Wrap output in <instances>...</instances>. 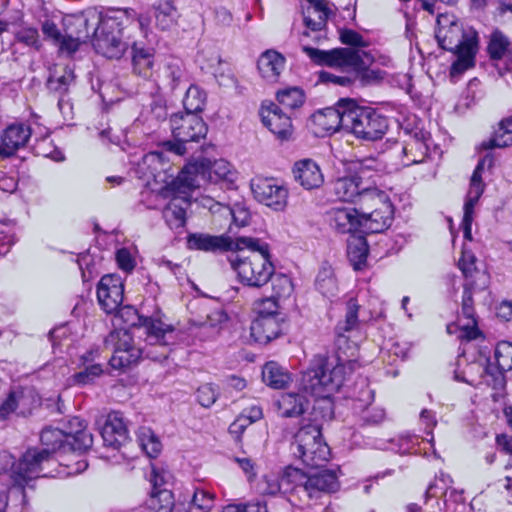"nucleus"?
<instances>
[{
	"mask_svg": "<svg viewBox=\"0 0 512 512\" xmlns=\"http://www.w3.org/2000/svg\"><path fill=\"white\" fill-rule=\"evenodd\" d=\"M138 439L140 447L148 457L156 458L160 454L162 444L150 429L142 431Z\"/></svg>",
	"mask_w": 512,
	"mask_h": 512,
	"instance_id": "obj_54",
	"label": "nucleus"
},
{
	"mask_svg": "<svg viewBox=\"0 0 512 512\" xmlns=\"http://www.w3.org/2000/svg\"><path fill=\"white\" fill-rule=\"evenodd\" d=\"M141 325L146 329L148 338L155 341L151 348L156 347V344L166 348L164 337L166 333L174 331V328L171 325H167L160 319L152 317L143 318Z\"/></svg>",
	"mask_w": 512,
	"mask_h": 512,
	"instance_id": "obj_44",
	"label": "nucleus"
},
{
	"mask_svg": "<svg viewBox=\"0 0 512 512\" xmlns=\"http://www.w3.org/2000/svg\"><path fill=\"white\" fill-rule=\"evenodd\" d=\"M239 242L248 249L247 252H244L245 255L261 254L263 256L271 257L269 244L262 242L258 238L241 237L239 238Z\"/></svg>",
	"mask_w": 512,
	"mask_h": 512,
	"instance_id": "obj_58",
	"label": "nucleus"
},
{
	"mask_svg": "<svg viewBox=\"0 0 512 512\" xmlns=\"http://www.w3.org/2000/svg\"><path fill=\"white\" fill-rule=\"evenodd\" d=\"M427 152L428 147L426 146V144L418 138H413L410 141H407L403 144L402 162L406 166L421 163L424 161Z\"/></svg>",
	"mask_w": 512,
	"mask_h": 512,
	"instance_id": "obj_43",
	"label": "nucleus"
},
{
	"mask_svg": "<svg viewBox=\"0 0 512 512\" xmlns=\"http://www.w3.org/2000/svg\"><path fill=\"white\" fill-rule=\"evenodd\" d=\"M308 401L299 393H283L277 400L279 415L283 418L299 417L307 409Z\"/></svg>",
	"mask_w": 512,
	"mask_h": 512,
	"instance_id": "obj_36",
	"label": "nucleus"
},
{
	"mask_svg": "<svg viewBox=\"0 0 512 512\" xmlns=\"http://www.w3.org/2000/svg\"><path fill=\"white\" fill-rule=\"evenodd\" d=\"M82 43L84 42L77 39L75 36H70L68 33H64L57 41L56 45L58 46L59 52H65L68 55H73L80 49Z\"/></svg>",
	"mask_w": 512,
	"mask_h": 512,
	"instance_id": "obj_63",
	"label": "nucleus"
},
{
	"mask_svg": "<svg viewBox=\"0 0 512 512\" xmlns=\"http://www.w3.org/2000/svg\"><path fill=\"white\" fill-rule=\"evenodd\" d=\"M286 59L278 51L267 49L258 58L257 69L260 76L269 83L278 82L285 68Z\"/></svg>",
	"mask_w": 512,
	"mask_h": 512,
	"instance_id": "obj_29",
	"label": "nucleus"
},
{
	"mask_svg": "<svg viewBox=\"0 0 512 512\" xmlns=\"http://www.w3.org/2000/svg\"><path fill=\"white\" fill-rule=\"evenodd\" d=\"M215 495L203 488L195 487L189 502L196 512H209L214 506Z\"/></svg>",
	"mask_w": 512,
	"mask_h": 512,
	"instance_id": "obj_50",
	"label": "nucleus"
},
{
	"mask_svg": "<svg viewBox=\"0 0 512 512\" xmlns=\"http://www.w3.org/2000/svg\"><path fill=\"white\" fill-rule=\"evenodd\" d=\"M315 288L327 298L337 295L338 282L331 266L325 265L320 268L315 279Z\"/></svg>",
	"mask_w": 512,
	"mask_h": 512,
	"instance_id": "obj_42",
	"label": "nucleus"
},
{
	"mask_svg": "<svg viewBox=\"0 0 512 512\" xmlns=\"http://www.w3.org/2000/svg\"><path fill=\"white\" fill-rule=\"evenodd\" d=\"M170 126L174 139L198 142L205 138L208 127L203 118L196 113H176L170 118Z\"/></svg>",
	"mask_w": 512,
	"mask_h": 512,
	"instance_id": "obj_15",
	"label": "nucleus"
},
{
	"mask_svg": "<svg viewBox=\"0 0 512 512\" xmlns=\"http://www.w3.org/2000/svg\"><path fill=\"white\" fill-rule=\"evenodd\" d=\"M359 311L360 305L357 298H349L346 302L345 318L339 321L335 326L336 359L334 361H339V355L342 361L352 360L350 357L354 356L356 348L355 345L349 341L347 333L358 327Z\"/></svg>",
	"mask_w": 512,
	"mask_h": 512,
	"instance_id": "obj_11",
	"label": "nucleus"
},
{
	"mask_svg": "<svg viewBox=\"0 0 512 512\" xmlns=\"http://www.w3.org/2000/svg\"><path fill=\"white\" fill-rule=\"evenodd\" d=\"M115 259L120 270L131 273L136 267V261L127 248H120L116 251Z\"/></svg>",
	"mask_w": 512,
	"mask_h": 512,
	"instance_id": "obj_62",
	"label": "nucleus"
},
{
	"mask_svg": "<svg viewBox=\"0 0 512 512\" xmlns=\"http://www.w3.org/2000/svg\"><path fill=\"white\" fill-rule=\"evenodd\" d=\"M288 332V323L284 316L256 317L250 326V335L255 342L268 344Z\"/></svg>",
	"mask_w": 512,
	"mask_h": 512,
	"instance_id": "obj_20",
	"label": "nucleus"
},
{
	"mask_svg": "<svg viewBox=\"0 0 512 512\" xmlns=\"http://www.w3.org/2000/svg\"><path fill=\"white\" fill-rule=\"evenodd\" d=\"M462 272L465 282L477 281L478 276H484L476 266L475 255L468 250H463L457 264Z\"/></svg>",
	"mask_w": 512,
	"mask_h": 512,
	"instance_id": "obj_49",
	"label": "nucleus"
},
{
	"mask_svg": "<svg viewBox=\"0 0 512 512\" xmlns=\"http://www.w3.org/2000/svg\"><path fill=\"white\" fill-rule=\"evenodd\" d=\"M512 145V116L502 118L494 127L489 139L480 144L482 150L506 148Z\"/></svg>",
	"mask_w": 512,
	"mask_h": 512,
	"instance_id": "obj_35",
	"label": "nucleus"
},
{
	"mask_svg": "<svg viewBox=\"0 0 512 512\" xmlns=\"http://www.w3.org/2000/svg\"><path fill=\"white\" fill-rule=\"evenodd\" d=\"M292 174L296 183L305 190L320 188L324 183L323 172L316 161L310 158L294 163Z\"/></svg>",
	"mask_w": 512,
	"mask_h": 512,
	"instance_id": "obj_25",
	"label": "nucleus"
},
{
	"mask_svg": "<svg viewBox=\"0 0 512 512\" xmlns=\"http://www.w3.org/2000/svg\"><path fill=\"white\" fill-rule=\"evenodd\" d=\"M219 397V388L212 383H205L196 390V400L204 408H210Z\"/></svg>",
	"mask_w": 512,
	"mask_h": 512,
	"instance_id": "obj_56",
	"label": "nucleus"
},
{
	"mask_svg": "<svg viewBox=\"0 0 512 512\" xmlns=\"http://www.w3.org/2000/svg\"><path fill=\"white\" fill-rule=\"evenodd\" d=\"M363 231L369 234L383 233L393 224L395 207L390 196L383 190L373 187L359 200Z\"/></svg>",
	"mask_w": 512,
	"mask_h": 512,
	"instance_id": "obj_6",
	"label": "nucleus"
},
{
	"mask_svg": "<svg viewBox=\"0 0 512 512\" xmlns=\"http://www.w3.org/2000/svg\"><path fill=\"white\" fill-rule=\"evenodd\" d=\"M311 4V9L314 14H317V19L311 17V10L308 8L307 15L304 16V25L312 32H319L327 28V22L332 14V10L328 6L327 0H307Z\"/></svg>",
	"mask_w": 512,
	"mask_h": 512,
	"instance_id": "obj_37",
	"label": "nucleus"
},
{
	"mask_svg": "<svg viewBox=\"0 0 512 512\" xmlns=\"http://www.w3.org/2000/svg\"><path fill=\"white\" fill-rule=\"evenodd\" d=\"M255 309L257 311V317H276L283 316L279 312L278 299L275 296L262 298L255 303Z\"/></svg>",
	"mask_w": 512,
	"mask_h": 512,
	"instance_id": "obj_57",
	"label": "nucleus"
},
{
	"mask_svg": "<svg viewBox=\"0 0 512 512\" xmlns=\"http://www.w3.org/2000/svg\"><path fill=\"white\" fill-rule=\"evenodd\" d=\"M477 289H481L477 281H469L463 284L461 313L466 319L477 318L473 299V293Z\"/></svg>",
	"mask_w": 512,
	"mask_h": 512,
	"instance_id": "obj_51",
	"label": "nucleus"
},
{
	"mask_svg": "<svg viewBox=\"0 0 512 512\" xmlns=\"http://www.w3.org/2000/svg\"><path fill=\"white\" fill-rule=\"evenodd\" d=\"M74 80V73L70 69H65L63 75L55 77L50 76L47 84L51 90L56 92L65 93L68 91L70 83Z\"/></svg>",
	"mask_w": 512,
	"mask_h": 512,
	"instance_id": "obj_61",
	"label": "nucleus"
},
{
	"mask_svg": "<svg viewBox=\"0 0 512 512\" xmlns=\"http://www.w3.org/2000/svg\"><path fill=\"white\" fill-rule=\"evenodd\" d=\"M278 105L283 109L296 110L303 106L305 93L299 87H290L278 91L276 94Z\"/></svg>",
	"mask_w": 512,
	"mask_h": 512,
	"instance_id": "obj_45",
	"label": "nucleus"
},
{
	"mask_svg": "<svg viewBox=\"0 0 512 512\" xmlns=\"http://www.w3.org/2000/svg\"><path fill=\"white\" fill-rule=\"evenodd\" d=\"M293 456L310 469L326 466L331 457V450L322 435V423L302 425L294 435L291 443Z\"/></svg>",
	"mask_w": 512,
	"mask_h": 512,
	"instance_id": "obj_5",
	"label": "nucleus"
},
{
	"mask_svg": "<svg viewBox=\"0 0 512 512\" xmlns=\"http://www.w3.org/2000/svg\"><path fill=\"white\" fill-rule=\"evenodd\" d=\"M113 314L116 320H121V329L118 331H128V328L141 325L143 321V318L138 314V311L130 305H121Z\"/></svg>",
	"mask_w": 512,
	"mask_h": 512,
	"instance_id": "obj_52",
	"label": "nucleus"
},
{
	"mask_svg": "<svg viewBox=\"0 0 512 512\" xmlns=\"http://www.w3.org/2000/svg\"><path fill=\"white\" fill-rule=\"evenodd\" d=\"M189 203L185 199L174 198L163 209V218L172 230L184 228L187 222L186 209Z\"/></svg>",
	"mask_w": 512,
	"mask_h": 512,
	"instance_id": "obj_39",
	"label": "nucleus"
},
{
	"mask_svg": "<svg viewBox=\"0 0 512 512\" xmlns=\"http://www.w3.org/2000/svg\"><path fill=\"white\" fill-rule=\"evenodd\" d=\"M152 8L158 29L168 31L177 26L180 14L173 0H158Z\"/></svg>",
	"mask_w": 512,
	"mask_h": 512,
	"instance_id": "obj_33",
	"label": "nucleus"
},
{
	"mask_svg": "<svg viewBox=\"0 0 512 512\" xmlns=\"http://www.w3.org/2000/svg\"><path fill=\"white\" fill-rule=\"evenodd\" d=\"M96 296L100 308L108 315L116 312L123 303L124 284L117 274L103 275L96 287Z\"/></svg>",
	"mask_w": 512,
	"mask_h": 512,
	"instance_id": "obj_16",
	"label": "nucleus"
},
{
	"mask_svg": "<svg viewBox=\"0 0 512 512\" xmlns=\"http://www.w3.org/2000/svg\"><path fill=\"white\" fill-rule=\"evenodd\" d=\"M307 475L308 473L293 465L285 466L280 473L283 494L302 500L304 497V486H306Z\"/></svg>",
	"mask_w": 512,
	"mask_h": 512,
	"instance_id": "obj_31",
	"label": "nucleus"
},
{
	"mask_svg": "<svg viewBox=\"0 0 512 512\" xmlns=\"http://www.w3.org/2000/svg\"><path fill=\"white\" fill-rule=\"evenodd\" d=\"M346 107L345 130L365 141L381 140L389 128V119L376 108L361 106L355 100L342 98Z\"/></svg>",
	"mask_w": 512,
	"mask_h": 512,
	"instance_id": "obj_3",
	"label": "nucleus"
},
{
	"mask_svg": "<svg viewBox=\"0 0 512 512\" xmlns=\"http://www.w3.org/2000/svg\"><path fill=\"white\" fill-rule=\"evenodd\" d=\"M363 55H367L365 51H361V64L358 66H350L357 74L362 85H369L383 79L381 70L369 69L364 62Z\"/></svg>",
	"mask_w": 512,
	"mask_h": 512,
	"instance_id": "obj_55",
	"label": "nucleus"
},
{
	"mask_svg": "<svg viewBox=\"0 0 512 512\" xmlns=\"http://www.w3.org/2000/svg\"><path fill=\"white\" fill-rule=\"evenodd\" d=\"M262 379L273 389H285L292 381L291 373L276 361H268L262 369Z\"/></svg>",
	"mask_w": 512,
	"mask_h": 512,
	"instance_id": "obj_38",
	"label": "nucleus"
},
{
	"mask_svg": "<svg viewBox=\"0 0 512 512\" xmlns=\"http://www.w3.org/2000/svg\"><path fill=\"white\" fill-rule=\"evenodd\" d=\"M101 17V14L91 11L66 15L63 18L64 33L86 42L91 36V31L94 30V26H98V18Z\"/></svg>",
	"mask_w": 512,
	"mask_h": 512,
	"instance_id": "obj_24",
	"label": "nucleus"
},
{
	"mask_svg": "<svg viewBox=\"0 0 512 512\" xmlns=\"http://www.w3.org/2000/svg\"><path fill=\"white\" fill-rule=\"evenodd\" d=\"M31 135L32 129L28 124L16 122L8 125L0 136V155L13 156L27 145Z\"/></svg>",
	"mask_w": 512,
	"mask_h": 512,
	"instance_id": "obj_22",
	"label": "nucleus"
},
{
	"mask_svg": "<svg viewBox=\"0 0 512 512\" xmlns=\"http://www.w3.org/2000/svg\"><path fill=\"white\" fill-rule=\"evenodd\" d=\"M223 512H268V509L265 503H239L224 506Z\"/></svg>",
	"mask_w": 512,
	"mask_h": 512,
	"instance_id": "obj_64",
	"label": "nucleus"
},
{
	"mask_svg": "<svg viewBox=\"0 0 512 512\" xmlns=\"http://www.w3.org/2000/svg\"><path fill=\"white\" fill-rule=\"evenodd\" d=\"M231 164L224 159L210 161L207 158L187 163L176 177L179 188L193 190L200 187V180L217 184L221 181H233Z\"/></svg>",
	"mask_w": 512,
	"mask_h": 512,
	"instance_id": "obj_7",
	"label": "nucleus"
},
{
	"mask_svg": "<svg viewBox=\"0 0 512 512\" xmlns=\"http://www.w3.org/2000/svg\"><path fill=\"white\" fill-rule=\"evenodd\" d=\"M100 433L104 445L115 450H119L130 440L127 421L120 411L108 413Z\"/></svg>",
	"mask_w": 512,
	"mask_h": 512,
	"instance_id": "obj_21",
	"label": "nucleus"
},
{
	"mask_svg": "<svg viewBox=\"0 0 512 512\" xmlns=\"http://www.w3.org/2000/svg\"><path fill=\"white\" fill-rule=\"evenodd\" d=\"M15 38L18 42L27 46L40 49L41 43L39 41V32L35 27H23L16 32Z\"/></svg>",
	"mask_w": 512,
	"mask_h": 512,
	"instance_id": "obj_59",
	"label": "nucleus"
},
{
	"mask_svg": "<svg viewBox=\"0 0 512 512\" xmlns=\"http://www.w3.org/2000/svg\"><path fill=\"white\" fill-rule=\"evenodd\" d=\"M231 268L237 274L238 281L251 288H262L274 274L272 257L261 254L245 255L243 251L228 258Z\"/></svg>",
	"mask_w": 512,
	"mask_h": 512,
	"instance_id": "obj_8",
	"label": "nucleus"
},
{
	"mask_svg": "<svg viewBox=\"0 0 512 512\" xmlns=\"http://www.w3.org/2000/svg\"><path fill=\"white\" fill-rule=\"evenodd\" d=\"M372 188L362 187V178L357 174L339 177L333 182V192L337 199L354 203L357 207L362 195Z\"/></svg>",
	"mask_w": 512,
	"mask_h": 512,
	"instance_id": "obj_27",
	"label": "nucleus"
},
{
	"mask_svg": "<svg viewBox=\"0 0 512 512\" xmlns=\"http://www.w3.org/2000/svg\"><path fill=\"white\" fill-rule=\"evenodd\" d=\"M174 494L169 489L151 492L147 507L152 512H171Z\"/></svg>",
	"mask_w": 512,
	"mask_h": 512,
	"instance_id": "obj_48",
	"label": "nucleus"
},
{
	"mask_svg": "<svg viewBox=\"0 0 512 512\" xmlns=\"http://www.w3.org/2000/svg\"><path fill=\"white\" fill-rule=\"evenodd\" d=\"M109 340L114 343V352L109 360L113 369L130 367L141 358L143 350L134 346L129 331H113L109 335Z\"/></svg>",
	"mask_w": 512,
	"mask_h": 512,
	"instance_id": "obj_14",
	"label": "nucleus"
},
{
	"mask_svg": "<svg viewBox=\"0 0 512 512\" xmlns=\"http://www.w3.org/2000/svg\"><path fill=\"white\" fill-rule=\"evenodd\" d=\"M57 461L56 457L50 456L48 450L38 447L28 448L17 464L11 455L4 453L0 454V474L6 472L10 466L14 484L24 490L31 480L49 476V468Z\"/></svg>",
	"mask_w": 512,
	"mask_h": 512,
	"instance_id": "obj_4",
	"label": "nucleus"
},
{
	"mask_svg": "<svg viewBox=\"0 0 512 512\" xmlns=\"http://www.w3.org/2000/svg\"><path fill=\"white\" fill-rule=\"evenodd\" d=\"M510 49V41L501 31L496 30L491 34L487 45V52L491 60L499 61L504 57L508 60Z\"/></svg>",
	"mask_w": 512,
	"mask_h": 512,
	"instance_id": "obj_46",
	"label": "nucleus"
},
{
	"mask_svg": "<svg viewBox=\"0 0 512 512\" xmlns=\"http://www.w3.org/2000/svg\"><path fill=\"white\" fill-rule=\"evenodd\" d=\"M80 370L67 378L69 387L83 388L94 385L96 381L104 374L103 365L79 366Z\"/></svg>",
	"mask_w": 512,
	"mask_h": 512,
	"instance_id": "obj_41",
	"label": "nucleus"
},
{
	"mask_svg": "<svg viewBox=\"0 0 512 512\" xmlns=\"http://www.w3.org/2000/svg\"><path fill=\"white\" fill-rule=\"evenodd\" d=\"M369 244L362 234H352L347 240V257L355 271H361L367 266Z\"/></svg>",
	"mask_w": 512,
	"mask_h": 512,
	"instance_id": "obj_32",
	"label": "nucleus"
},
{
	"mask_svg": "<svg viewBox=\"0 0 512 512\" xmlns=\"http://www.w3.org/2000/svg\"><path fill=\"white\" fill-rule=\"evenodd\" d=\"M270 281L273 290L272 296H275L278 300L288 298L294 290L292 279L287 274L274 272Z\"/></svg>",
	"mask_w": 512,
	"mask_h": 512,
	"instance_id": "obj_53",
	"label": "nucleus"
},
{
	"mask_svg": "<svg viewBox=\"0 0 512 512\" xmlns=\"http://www.w3.org/2000/svg\"><path fill=\"white\" fill-rule=\"evenodd\" d=\"M339 489L340 481L336 471L323 467L314 473H308L304 497L307 501L317 503L323 496L336 493Z\"/></svg>",
	"mask_w": 512,
	"mask_h": 512,
	"instance_id": "obj_17",
	"label": "nucleus"
},
{
	"mask_svg": "<svg viewBox=\"0 0 512 512\" xmlns=\"http://www.w3.org/2000/svg\"><path fill=\"white\" fill-rule=\"evenodd\" d=\"M339 39L342 44L354 48H365L368 46V42L364 40L363 36L353 29H341L339 31Z\"/></svg>",
	"mask_w": 512,
	"mask_h": 512,
	"instance_id": "obj_60",
	"label": "nucleus"
},
{
	"mask_svg": "<svg viewBox=\"0 0 512 512\" xmlns=\"http://www.w3.org/2000/svg\"><path fill=\"white\" fill-rule=\"evenodd\" d=\"M356 360L333 361L327 355H315L308 368L302 373L301 390L315 398L310 423L330 421L334 418L333 395L354 373Z\"/></svg>",
	"mask_w": 512,
	"mask_h": 512,
	"instance_id": "obj_1",
	"label": "nucleus"
},
{
	"mask_svg": "<svg viewBox=\"0 0 512 512\" xmlns=\"http://www.w3.org/2000/svg\"><path fill=\"white\" fill-rule=\"evenodd\" d=\"M259 115L261 122L280 143L294 139L295 128L290 115L283 112L282 108L273 101H263Z\"/></svg>",
	"mask_w": 512,
	"mask_h": 512,
	"instance_id": "obj_12",
	"label": "nucleus"
},
{
	"mask_svg": "<svg viewBox=\"0 0 512 512\" xmlns=\"http://www.w3.org/2000/svg\"><path fill=\"white\" fill-rule=\"evenodd\" d=\"M132 73L145 80L150 79L155 68V49L143 43L134 42L131 46Z\"/></svg>",
	"mask_w": 512,
	"mask_h": 512,
	"instance_id": "obj_26",
	"label": "nucleus"
},
{
	"mask_svg": "<svg viewBox=\"0 0 512 512\" xmlns=\"http://www.w3.org/2000/svg\"><path fill=\"white\" fill-rule=\"evenodd\" d=\"M331 221L334 229L341 234H358L363 231L359 207H337L331 211Z\"/></svg>",
	"mask_w": 512,
	"mask_h": 512,
	"instance_id": "obj_28",
	"label": "nucleus"
},
{
	"mask_svg": "<svg viewBox=\"0 0 512 512\" xmlns=\"http://www.w3.org/2000/svg\"><path fill=\"white\" fill-rule=\"evenodd\" d=\"M41 450H48L51 457L66 453V432L58 428H44L40 433Z\"/></svg>",
	"mask_w": 512,
	"mask_h": 512,
	"instance_id": "obj_40",
	"label": "nucleus"
},
{
	"mask_svg": "<svg viewBox=\"0 0 512 512\" xmlns=\"http://www.w3.org/2000/svg\"><path fill=\"white\" fill-rule=\"evenodd\" d=\"M206 93L197 85H190L183 99L184 113L199 114L204 110Z\"/></svg>",
	"mask_w": 512,
	"mask_h": 512,
	"instance_id": "obj_47",
	"label": "nucleus"
},
{
	"mask_svg": "<svg viewBox=\"0 0 512 512\" xmlns=\"http://www.w3.org/2000/svg\"><path fill=\"white\" fill-rule=\"evenodd\" d=\"M341 103L342 99L336 103L335 107L324 108L311 116L315 135L324 137L334 134L340 128L345 129L346 107L342 106Z\"/></svg>",
	"mask_w": 512,
	"mask_h": 512,
	"instance_id": "obj_18",
	"label": "nucleus"
},
{
	"mask_svg": "<svg viewBox=\"0 0 512 512\" xmlns=\"http://www.w3.org/2000/svg\"><path fill=\"white\" fill-rule=\"evenodd\" d=\"M254 198L274 211H283L288 203L289 192L281 181L274 177L256 176L250 182Z\"/></svg>",
	"mask_w": 512,
	"mask_h": 512,
	"instance_id": "obj_10",
	"label": "nucleus"
},
{
	"mask_svg": "<svg viewBox=\"0 0 512 512\" xmlns=\"http://www.w3.org/2000/svg\"><path fill=\"white\" fill-rule=\"evenodd\" d=\"M78 429L74 432H66V452L82 454L87 452L93 445V436L87 429L85 422L79 418H74Z\"/></svg>",
	"mask_w": 512,
	"mask_h": 512,
	"instance_id": "obj_34",
	"label": "nucleus"
},
{
	"mask_svg": "<svg viewBox=\"0 0 512 512\" xmlns=\"http://www.w3.org/2000/svg\"><path fill=\"white\" fill-rule=\"evenodd\" d=\"M495 364L488 363L484 368L485 374L491 378L487 384L494 389L502 388L505 384V373L512 370V343L500 341L494 350Z\"/></svg>",
	"mask_w": 512,
	"mask_h": 512,
	"instance_id": "obj_19",
	"label": "nucleus"
},
{
	"mask_svg": "<svg viewBox=\"0 0 512 512\" xmlns=\"http://www.w3.org/2000/svg\"><path fill=\"white\" fill-rule=\"evenodd\" d=\"M189 250L203 252H228L234 250V242L226 235H210L207 233H189L186 238Z\"/></svg>",
	"mask_w": 512,
	"mask_h": 512,
	"instance_id": "obj_23",
	"label": "nucleus"
},
{
	"mask_svg": "<svg viewBox=\"0 0 512 512\" xmlns=\"http://www.w3.org/2000/svg\"><path fill=\"white\" fill-rule=\"evenodd\" d=\"M42 404V399L37 390L32 386H17L8 392L6 398L0 404V420H7L12 413L17 412L21 416H29Z\"/></svg>",
	"mask_w": 512,
	"mask_h": 512,
	"instance_id": "obj_9",
	"label": "nucleus"
},
{
	"mask_svg": "<svg viewBox=\"0 0 512 512\" xmlns=\"http://www.w3.org/2000/svg\"><path fill=\"white\" fill-rule=\"evenodd\" d=\"M136 16L132 8H125L113 15L98 18V26L92 33V45L95 51L107 59H120L128 45L123 40L125 23Z\"/></svg>",
	"mask_w": 512,
	"mask_h": 512,
	"instance_id": "obj_2",
	"label": "nucleus"
},
{
	"mask_svg": "<svg viewBox=\"0 0 512 512\" xmlns=\"http://www.w3.org/2000/svg\"><path fill=\"white\" fill-rule=\"evenodd\" d=\"M303 52L317 66L343 68L361 64V51L350 47L321 50L312 46H303Z\"/></svg>",
	"mask_w": 512,
	"mask_h": 512,
	"instance_id": "obj_13",
	"label": "nucleus"
},
{
	"mask_svg": "<svg viewBox=\"0 0 512 512\" xmlns=\"http://www.w3.org/2000/svg\"><path fill=\"white\" fill-rule=\"evenodd\" d=\"M478 50L477 40L466 38L455 46L454 53L457 58L450 67V75H460L475 67Z\"/></svg>",
	"mask_w": 512,
	"mask_h": 512,
	"instance_id": "obj_30",
	"label": "nucleus"
}]
</instances>
